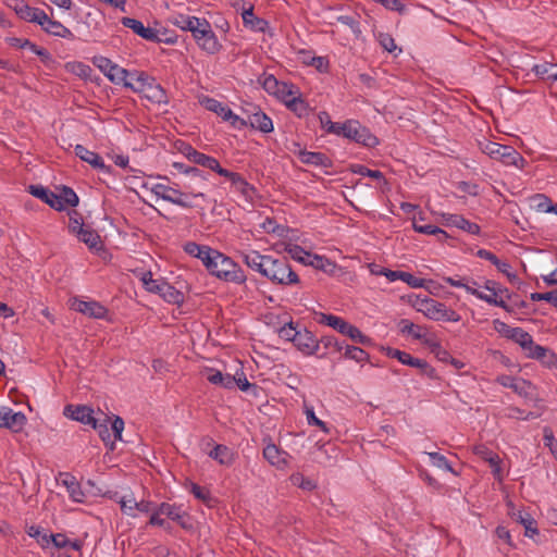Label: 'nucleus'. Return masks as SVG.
Masks as SVG:
<instances>
[{
	"mask_svg": "<svg viewBox=\"0 0 557 557\" xmlns=\"http://www.w3.org/2000/svg\"><path fill=\"white\" fill-rule=\"evenodd\" d=\"M184 187L187 191H182L175 187L158 183L153 185L151 191L164 201L185 209H190L194 207L191 201L193 198H201L206 200V195L201 191H196L191 183L185 184Z\"/></svg>",
	"mask_w": 557,
	"mask_h": 557,
	"instance_id": "1",
	"label": "nucleus"
},
{
	"mask_svg": "<svg viewBox=\"0 0 557 557\" xmlns=\"http://www.w3.org/2000/svg\"><path fill=\"white\" fill-rule=\"evenodd\" d=\"M212 275L225 282L243 284L246 281V275L243 269L235 263L230 257L218 251L211 267L208 270Z\"/></svg>",
	"mask_w": 557,
	"mask_h": 557,
	"instance_id": "2",
	"label": "nucleus"
},
{
	"mask_svg": "<svg viewBox=\"0 0 557 557\" xmlns=\"http://www.w3.org/2000/svg\"><path fill=\"white\" fill-rule=\"evenodd\" d=\"M418 311L422 312L426 318L434 321H449L458 322L461 317L455 310L446 307L445 304L440 302L433 298H417L414 302Z\"/></svg>",
	"mask_w": 557,
	"mask_h": 557,
	"instance_id": "3",
	"label": "nucleus"
},
{
	"mask_svg": "<svg viewBox=\"0 0 557 557\" xmlns=\"http://www.w3.org/2000/svg\"><path fill=\"white\" fill-rule=\"evenodd\" d=\"M481 150L490 158L502 161L505 165L522 169L525 163L524 158L511 146L486 141L481 145Z\"/></svg>",
	"mask_w": 557,
	"mask_h": 557,
	"instance_id": "4",
	"label": "nucleus"
},
{
	"mask_svg": "<svg viewBox=\"0 0 557 557\" xmlns=\"http://www.w3.org/2000/svg\"><path fill=\"white\" fill-rule=\"evenodd\" d=\"M264 276L273 283L281 285H294L299 283L298 274L292 270L286 259H274L272 257Z\"/></svg>",
	"mask_w": 557,
	"mask_h": 557,
	"instance_id": "5",
	"label": "nucleus"
},
{
	"mask_svg": "<svg viewBox=\"0 0 557 557\" xmlns=\"http://www.w3.org/2000/svg\"><path fill=\"white\" fill-rule=\"evenodd\" d=\"M343 131L345 132L344 138L360 144L364 147L373 148L379 145L377 137L357 120H347L346 126L343 128Z\"/></svg>",
	"mask_w": 557,
	"mask_h": 557,
	"instance_id": "6",
	"label": "nucleus"
},
{
	"mask_svg": "<svg viewBox=\"0 0 557 557\" xmlns=\"http://www.w3.org/2000/svg\"><path fill=\"white\" fill-rule=\"evenodd\" d=\"M193 37L198 46L209 54H215L222 48V45L213 33L210 23L206 18H202L200 27L194 32Z\"/></svg>",
	"mask_w": 557,
	"mask_h": 557,
	"instance_id": "7",
	"label": "nucleus"
},
{
	"mask_svg": "<svg viewBox=\"0 0 557 557\" xmlns=\"http://www.w3.org/2000/svg\"><path fill=\"white\" fill-rule=\"evenodd\" d=\"M92 64L98 67L108 79L120 85L125 78H128V71L113 63L109 58L103 55H95L92 58Z\"/></svg>",
	"mask_w": 557,
	"mask_h": 557,
	"instance_id": "8",
	"label": "nucleus"
},
{
	"mask_svg": "<svg viewBox=\"0 0 557 557\" xmlns=\"http://www.w3.org/2000/svg\"><path fill=\"white\" fill-rule=\"evenodd\" d=\"M7 5L25 22L35 23L40 26L41 21L45 20L46 12L42 9L33 8L24 0H8Z\"/></svg>",
	"mask_w": 557,
	"mask_h": 557,
	"instance_id": "9",
	"label": "nucleus"
},
{
	"mask_svg": "<svg viewBox=\"0 0 557 557\" xmlns=\"http://www.w3.org/2000/svg\"><path fill=\"white\" fill-rule=\"evenodd\" d=\"M26 422L27 419L23 412H14L9 407L0 406V428H5L13 432H20Z\"/></svg>",
	"mask_w": 557,
	"mask_h": 557,
	"instance_id": "10",
	"label": "nucleus"
},
{
	"mask_svg": "<svg viewBox=\"0 0 557 557\" xmlns=\"http://www.w3.org/2000/svg\"><path fill=\"white\" fill-rule=\"evenodd\" d=\"M121 24L124 27L132 29L136 35H138L139 37H141L148 41H152V42L163 41V39L160 38L159 32L157 29L151 28V27H146L143 24V22H140L139 20L124 16L121 18Z\"/></svg>",
	"mask_w": 557,
	"mask_h": 557,
	"instance_id": "11",
	"label": "nucleus"
},
{
	"mask_svg": "<svg viewBox=\"0 0 557 557\" xmlns=\"http://www.w3.org/2000/svg\"><path fill=\"white\" fill-rule=\"evenodd\" d=\"M294 345L299 351L307 356L314 355L319 350V341L311 331L304 326L295 338Z\"/></svg>",
	"mask_w": 557,
	"mask_h": 557,
	"instance_id": "12",
	"label": "nucleus"
},
{
	"mask_svg": "<svg viewBox=\"0 0 557 557\" xmlns=\"http://www.w3.org/2000/svg\"><path fill=\"white\" fill-rule=\"evenodd\" d=\"M63 413L69 419L90 426L95 424L96 421V418L94 417V410L85 405H66L64 407Z\"/></svg>",
	"mask_w": 557,
	"mask_h": 557,
	"instance_id": "13",
	"label": "nucleus"
},
{
	"mask_svg": "<svg viewBox=\"0 0 557 557\" xmlns=\"http://www.w3.org/2000/svg\"><path fill=\"white\" fill-rule=\"evenodd\" d=\"M154 511L177 522L183 529L190 528V524L187 523L188 515L182 509L181 506L175 504L161 503L156 507Z\"/></svg>",
	"mask_w": 557,
	"mask_h": 557,
	"instance_id": "14",
	"label": "nucleus"
},
{
	"mask_svg": "<svg viewBox=\"0 0 557 557\" xmlns=\"http://www.w3.org/2000/svg\"><path fill=\"white\" fill-rule=\"evenodd\" d=\"M72 308L77 312L95 319H103L108 313V309L95 300L85 301L75 298Z\"/></svg>",
	"mask_w": 557,
	"mask_h": 557,
	"instance_id": "15",
	"label": "nucleus"
},
{
	"mask_svg": "<svg viewBox=\"0 0 557 557\" xmlns=\"http://www.w3.org/2000/svg\"><path fill=\"white\" fill-rule=\"evenodd\" d=\"M66 488L70 498L75 503L85 502V493L74 475L69 472H60L57 479Z\"/></svg>",
	"mask_w": 557,
	"mask_h": 557,
	"instance_id": "16",
	"label": "nucleus"
},
{
	"mask_svg": "<svg viewBox=\"0 0 557 557\" xmlns=\"http://www.w3.org/2000/svg\"><path fill=\"white\" fill-rule=\"evenodd\" d=\"M139 90H143L140 94L144 98L153 103L166 104L169 102L166 91L153 77H150L145 88H140Z\"/></svg>",
	"mask_w": 557,
	"mask_h": 557,
	"instance_id": "17",
	"label": "nucleus"
},
{
	"mask_svg": "<svg viewBox=\"0 0 557 557\" xmlns=\"http://www.w3.org/2000/svg\"><path fill=\"white\" fill-rule=\"evenodd\" d=\"M40 27L44 32L49 35L65 38L70 40H74L76 37L73 32L64 26L61 22L51 20L47 13L45 14V20L41 21Z\"/></svg>",
	"mask_w": 557,
	"mask_h": 557,
	"instance_id": "18",
	"label": "nucleus"
},
{
	"mask_svg": "<svg viewBox=\"0 0 557 557\" xmlns=\"http://www.w3.org/2000/svg\"><path fill=\"white\" fill-rule=\"evenodd\" d=\"M243 261L251 270L259 272L261 275H265L271 256L261 255L256 250L242 253Z\"/></svg>",
	"mask_w": 557,
	"mask_h": 557,
	"instance_id": "19",
	"label": "nucleus"
},
{
	"mask_svg": "<svg viewBox=\"0 0 557 557\" xmlns=\"http://www.w3.org/2000/svg\"><path fill=\"white\" fill-rule=\"evenodd\" d=\"M28 193L57 211L64 210V206H61L58 195L44 187L42 185H29Z\"/></svg>",
	"mask_w": 557,
	"mask_h": 557,
	"instance_id": "20",
	"label": "nucleus"
},
{
	"mask_svg": "<svg viewBox=\"0 0 557 557\" xmlns=\"http://www.w3.org/2000/svg\"><path fill=\"white\" fill-rule=\"evenodd\" d=\"M297 156L298 159L305 164L320 166L324 169L333 166L332 159L322 152L299 150Z\"/></svg>",
	"mask_w": 557,
	"mask_h": 557,
	"instance_id": "21",
	"label": "nucleus"
},
{
	"mask_svg": "<svg viewBox=\"0 0 557 557\" xmlns=\"http://www.w3.org/2000/svg\"><path fill=\"white\" fill-rule=\"evenodd\" d=\"M248 124L262 133H271L273 131L271 117L257 108H253V111L248 115Z\"/></svg>",
	"mask_w": 557,
	"mask_h": 557,
	"instance_id": "22",
	"label": "nucleus"
},
{
	"mask_svg": "<svg viewBox=\"0 0 557 557\" xmlns=\"http://www.w3.org/2000/svg\"><path fill=\"white\" fill-rule=\"evenodd\" d=\"M74 151L81 160L87 162L92 168L109 172V166L103 163L102 158L97 152L88 150L83 145H76Z\"/></svg>",
	"mask_w": 557,
	"mask_h": 557,
	"instance_id": "23",
	"label": "nucleus"
},
{
	"mask_svg": "<svg viewBox=\"0 0 557 557\" xmlns=\"http://www.w3.org/2000/svg\"><path fill=\"white\" fill-rule=\"evenodd\" d=\"M183 152L186 156V158L195 164L201 165L211 171L218 166V160L215 158L207 156V154L196 150L191 146H186V148Z\"/></svg>",
	"mask_w": 557,
	"mask_h": 557,
	"instance_id": "24",
	"label": "nucleus"
},
{
	"mask_svg": "<svg viewBox=\"0 0 557 557\" xmlns=\"http://www.w3.org/2000/svg\"><path fill=\"white\" fill-rule=\"evenodd\" d=\"M263 457L272 465L277 468H283L287 465L288 454L285 450H282L273 443H269L263 448Z\"/></svg>",
	"mask_w": 557,
	"mask_h": 557,
	"instance_id": "25",
	"label": "nucleus"
},
{
	"mask_svg": "<svg viewBox=\"0 0 557 557\" xmlns=\"http://www.w3.org/2000/svg\"><path fill=\"white\" fill-rule=\"evenodd\" d=\"M398 330L401 334L410 335L412 338L422 341L423 343L424 339H430L425 327L417 325L408 319H401L398 322Z\"/></svg>",
	"mask_w": 557,
	"mask_h": 557,
	"instance_id": "26",
	"label": "nucleus"
},
{
	"mask_svg": "<svg viewBox=\"0 0 557 557\" xmlns=\"http://www.w3.org/2000/svg\"><path fill=\"white\" fill-rule=\"evenodd\" d=\"M150 76L145 72H128V78H125L120 85H123L125 88L133 90L134 92L140 94L143 90L140 88H145L146 84L149 82Z\"/></svg>",
	"mask_w": 557,
	"mask_h": 557,
	"instance_id": "27",
	"label": "nucleus"
},
{
	"mask_svg": "<svg viewBox=\"0 0 557 557\" xmlns=\"http://www.w3.org/2000/svg\"><path fill=\"white\" fill-rule=\"evenodd\" d=\"M208 456L218 461L221 466L230 467L234 462V453L226 445L216 444L208 453Z\"/></svg>",
	"mask_w": 557,
	"mask_h": 557,
	"instance_id": "28",
	"label": "nucleus"
},
{
	"mask_svg": "<svg viewBox=\"0 0 557 557\" xmlns=\"http://www.w3.org/2000/svg\"><path fill=\"white\" fill-rule=\"evenodd\" d=\"M531 207L537 212L554 213L557 215V203L544 194H535L531 197Z\"/></svg>",
	"mask_w": 557,
	"mask_h": 557,
	"instance_id": "29",
	"label": "nucleus"
},
{
	"mask_svg": "<svg viewBox=\"0 0 557 557\" xmlns=\"http://www.w3.org/2000/svg\"><path fill=\"white\" fill-rule=\"evenodd\" d=\"M446 222L447 225L455 226L472 235H478L481 230L476 223L470 222L469 220L459 214H449L446 218Z\"/></svg>",
	"mask_w": 557,
	"mask_h": 557,
	"instance_id": "30",
	"label": "nucleus"
},
{
	"mask_svg": "<svg viewBox=\"0 0 557 557\" xmlns=\"http://www.w3.org/2000/svg\"><path fill=\"white\" fill-rule=\"evenodd\" d=\"M199 103L207 110L216 113L223 120L224 117H232V110L214 98L202 96L199 98Z\"/></svg>",
	"mask_w": 557,
	"mask_h": 557,
	"instance_id": "31",
	"label": "nucleus"
},
{
	"mask_svg": "<svg viewBox=\"0 0 557 557\" xmlns=\"http://www.w3.org/2000/svg\"><path fill=\"white\" fill-rule=\"evenodd\" d=\"M242 17L244 25L256 32H263L268 24L263 18L255 15L252 5L243 11Z\"/></svg>",
	"mask_w": 557,
	"mask_h": 557,
	"instance_id": "32",
	"label": "nucleus"
},
{
	"mask_svg": "<svg viewBox=\"0 0 557 557\" xmlns=\"http://www.w3.org/2000/svg\"><path fill=\"white\" fill-rule=\"evenodd\" d=\"M471 295L475 296L478 299L487 302L488 305H493L499 308H503L507 312H512V308L508 306L503 299H498L497 296L499 293L490 292V294H485L476 288L471 290Z\"/></svg>",
	"mask_w": 557,
	"mask_h": 557,
	"instance_id": "33",
	"label": "nucleus"
},
{
	"mask_svg": "<svg viewBox=\"0 0 557 557\" xmlns=\"http://www.w3.org/2000/svg\"><path fill=\"white\" fill-rule=\"evenodd\" d=\"M232 187L238 191L246 200L251 201L256 195V188L248 183L246 178L238 173V175L231 183Z\"/></svg>",
	"mask_w": 557,
	"mask_h": 557,
	"instance_id": "34",
	"label": "nucleus"
},
{
	"mask_svg": "<svg viewBox=\"0 0 557 557\" xmlns=\"http://www.w3.org/2000/svg\"><path fill=\"white\" fill-rule=\"evenodd\" d=\"M317 321L320 324H325L334 330H336L338 333L343 334L349 324L346 320H344L341 317L329 314V313H319Z\"/></svg>",
	"mask_w": 557,
	"mask_h": 557,
	"instance_id": "35",
	"label": "nucleus"
},
{
	"mask_svg": "<svg viewBox=\"0 0 557 557\" xmlns=\"http://www.w3.org/2000/svg\"><path fill=\"white\" fill-rule=\"evenodd\" d=\"M385 355L389 358L397 359L400 363L414 368L419 364V358L412 357L410 354L399 350L397 348L386 347L383 348Z\"/></svg>",
	"mask_w": 557,
	"mask_h": 557,
	"instance_id": "36",
	"label": "nucleus"
},
{
	"mask_svg": "<svg viewBox=\"0 0 557 557\" xmlns=\"http://www.w3.org/2000/svg\"><path fill=\"white\" fill-rule=\"evenodd\" d=\"M412 227L416 232L421 234L437 235L440 242H444L448 237V234L436 225L419 224L417 216H413L412 219Z\"/></svg>",
	"mask_w": 557,
	"mask_h": 557,
	"instance_id": "37",
	"label": "nucleus"
},
{
	"mask_svg": "<svg viewBox=\"0 0 557 557\" xmlns=\"http://www.w3.org/2000/svg\"><path fill=\"white\" fill-rule=\"evenodd\" d=\"M75 236L90 249H97L101 244L100 235L90 227H84L82 232H77Z\"/></svg>",
	"mask_w": 557,
	"mask_h": 557,
	"instance_id": "38",
	"label": "nucleus"
},
{
	"mask_svg": "<svg viewBox=\"0 0 557 557\" xmlns=\"http://www.w3.org/2000/svg\"><path fill=\"white\" fill-rule=\"evenodd\" d=\"M287 109L294 112L298 117H304L309 112L308 102L301 97V92H298L295 97H292L290 100L285 104Z\"/></svg>",
	"mask_w": 557,
	"mask_h": 557,
	"instance_id": "39",
	"label": "nucleus"
},
{
	"mask_svg": "<svg viewBox=\"0 0 557 557\" xmlns=\"http://www.w3.org/2000/svg\"><path fill=\"white\" fill-rule=\"evenodd\" d=\"M109 421L110 418L108 416H104V419L102 421L96 419L95 424H92L91 428L98 432L100 438L107 446L110 445V449H114V441L111 440V433L108 428Z\"/></svg>",
	"mask_w": 557,
	"mask_h": 557,
	"instance_id": "40",
	"label": "nucleus"
},
{
	"mask_svg": "<svg viewBox=\"0 0 557 557\" xmlns=\"http://www.w3.org/2000/svg\"><path fill=\"white\" fill-rule=\"evenodd\" d=\"M307 265H310L317 270H321L325 273H333L336 269L335 262L331 261L329 258L324 256L313 255L309 257Z\"/></svg>",
	"mask_w": 557,
	"mask_h": 557,
	"instance_id": "41",
	"label": "nucleus"
},
{
	"mask_svg": "<svg viewBox=\"0 0 557 557\" xmlns=\"http://www.w3.org/2000/svg\"><path fill=\"white\" fill-rule=\"evenodd\" d=\"M513 517L518 522H520L524 527V535L528 537H533L539 533L536 528V521L529 515L522 511H518L513 513Z\"/></svg>",
	"mask_w": 557,
	"mask_h": 557,
	"instance_id": "42",
	"label": "nucleus"
},
{
	"mask_svg": "<svg viewBox=\"0 0 557 557\" xmlns=\"http://www.w3.org/2000/svg\"><path fill=\"white\" fill-rule=\"evenodd\" d=\"M497 382L504 387L511 388L519 395L525 393L527 382L522 379H517L511 375H500L497 377Z\"/></svg>",
	"mask_w": 557,
	"mask_h": 557,
	"instance_id": "43",
	"label": "nucleus"
},
{
	"mask_svg": "<svg viewBox=\"0 0 557 557\" xmlns=\"http://www.w3.org/2000/svg\"><path fill=\"white\" fill-rule=\"evenodd\" d=\"M160 296L169 304L181 305L184 302V294L168 282L166 284H162Z\"/></svg>",
	"mask_w": 557,
	"mask_h": 557,
	"instance_id": "44",
	"label": "nucleus"
},
{
	"mask_svg": "<svg viewBox=\"0 0 557 557\" xmlns=\"http://www.w3.org/2000/svg\"><path fill=\"white\" fill-rule=\"evenodd\" d=\"M201 23L202 18L188 15H178L174 22L176 26H178L183 30H189L193 35L194 32H196V29L200 27Z\"/></svg>",
	"mask_w": 557,
	"mask_h": 557,
	"instance_id": "45",
	"label": "nucleus"
},
{
	"mask_svg": "<svg viewBox=\"0 0 557 557\" xmlns=\"http://www.w3.org/2000/svg\"><path fill=\"white\" fill-rule=\"evenodd\" d=\"M508 339L513 341L519 344L522 349L527 350L528 347L532 345V336L522 327H513L512 331H509Z\"/></svg>",
	"mask_w": 557,
	"mask_h": 557,
	"instance_id": "46",
	"label": "nucleus"
},
{
	"mask_svg": "<svg viewBox=\"0 0 557 557\" xmlns=\"http://www.w3.org/2000/svg\"><path fill=\"white\" fill-rule=\"evenodd\" d=\"M300 92L299 88L293 83L281 82L280 88L275 94V97L281 100L284 104L290 100L292 97H295Z\"/></svg>",
	"mask_w": 557,
	"mask_h": 557,
	"instance_id": "47",
	"label": "nucleus"
},
{
	"mask_svg": "<svg viewBox=\"0 0 557 557\" xmlns=\"http://www.w3.org/2000/svg\"><path fill=\"white\" fill-rule=\"evenodd\" d=\"M343 335L349 337L352 342L363 346L372 345V338L364 335L357 326L348 324Z\"/></svg>",
	"mask_w": 557,
	"mask_h": 557,
	"instance_id": "48",
	"label": "nucleus"
},
{
	"mask_svg": "<svg viewBox=\"0 0 557 557\" xmlns=\"http://www.w3.org/2000/svg\"><path fill=\"white\" fill-rule=\"evenodd\" d=\"M349 170L354 174H359V175H362V176H368V177H371V178H374V180H377V181H382L384 184H386V180L384 177V174L381 171H379V170H371V169H369L366 165L360 164V163L351 164Z\"/></svg>",
	"mask_w": 557,
	"mask_h": 557,
	"instance_id": "49",
	"label": "nucleus"
},
{
	"mask_svg": "<svg viewBox=\"0 0 557 557\" xmlns=\"http://www.w3.org/2000/svg\"><path fill=\"white\" fill-rule=\"evenodd\" d=\"M344 358L354 360L356 362L369 361L370 355L360 347L352 345H345Z\"/></svg>",
	"mask_w": 557,
	"mask_h": 557,
	"instance_id": "50",
	"label": "nucleus"
},
{
	"mask_svg": "<svg viewBox=\"0 0 557 557\" xmlns=\"http://www.w3.org/2000/svg\"><path fill=\"white\" fill-rule=\"evenodd\" d=\"M61 206L76 207L79 202V198L76 193L69 186H62L61 193L58 195Z\"/></svg>",
	"mask_w": 557,
	"mask_h": 557,
	"instance_id": "51",
	"label": "nucleus"
},
{
	"mask_svg": "<svg viewBox=\"0 0 557 557\" xmlns=\"http://www.w3.org/2000/svg\"><path fill=\"white\" fill-rule=\"evenodd\" d=\"M288 255L296 261L307 265L308 261L310 260L309 257L312 256V253L306 251L301 246L299 245H292L289 244L285 249Z\"/></svg>",
	"mask_w": 557,
	"mask_h": 557,
	"instance_id": "52",
	"label": "nucleus"
},
{
	"mask_svg": "<svg viewBox=\"0 0 557 557\" xmlns=\"http://www.w3.org/2000/svg\"><path fill=\"white\" fill-rule=\"evenodd\" d=\"M424 344L430 347L431 352L434 354L438 361L448 362L451 359V355L438 342L431 338L424 339Z\"/></svg>",
	"mask_w": 557,
	"mask_h": 557,
	"instance_id": "53",
	"label": "nucleus"
},
{
	"mask_svg": "<svg viewBox=\"0 0 557 557\" xmlns=\"http://www.w3.org/2000/svg\"><path fill=\"white\" fill-rule=\"evenodd\" d=\"M26 533L35 539L37 543L42 547L47 548L49 546V535L48 533L44 532L40 527L37 525H30L27 528Z\"/></svg>",
	"mask_w": 557,
	"mask_h": 557,
	"instance_id": "54",
	"label": "nucleus"
},
{
	"mask_svg": "<svg viewBox=\"0 0 557 557\" xmlns=\"http://www.w3.org/2000/svg\"><path fill=\"white\" fill-rule=\"evenodd\" d=\"M301 327L298 323L289 322L280 329L278 335L281 338L294 343Z\"/></svg>",
	"mask_w": 557,
	"mask_h": 557,
	"instance_id": "55",
	"label": "nucleus"
},
{
	"mask_svg": "<svg viewBox=\"0 0 557 557\" xmlns=\"http://www.w3.org/2000/svg\"><path fill=\"white\" fill-rule=\"evenodd\" d=\"M69 230L72 234L75 235L77 232H82V230L86 227L81 213H78L76 210H72L69 213Z\"/></svg>",
	"mask_w": 557,
	"mask_h": 557,
	"instance_id": "56",
	"label": "nucleus"
},
{
	"mask_svg": "<svg viewBox=\"0 0 557 557\" xmlns=\"http://www.w3.org/2000/svg\"><path fill=\"white\" fill-rule=\"evenodd\" d=\"M430 460H431V463L434 466V467H437L440 469H444L446 471H449V472H454L449 461L447 460V458L443 455H441L440 453H436V451H433V453H426Z\"/></svg>",
	"mask_w": 557,
	"mask_h": 557,
	"instance_id": "57",
	"label": "nucleus"
},
{
	"mask_svg": "<svg viewBox=\"0 0 557 557\" xmlns=\"http://www.w3.org/2000/svg\"><path fill=\"white\" fill-rule=\"evenodd\" d=\"M281 81L276 79L274 75L268 74L262 77L261 85L269 94L275 96L280 88Z\"/></svg>",
	"mask_w": 557,
	"mask_h": 557,
	"instance_id": "58",
	"label": "nucleus"
},
{
	"mask_svg": "<svg viewBox=\"0 0 557 557\" xmlns=\"http://www.w3.org/2000/svg\"><path fill=\"white\" fill-rule=\"evenodd\" d=\"M557 69V64L544 62L541 64H534L532 72L541 79H546L550 72Z\"/></svg>",
	"mask_w": 557,
	"mask_h": 557,
	"instance_id": "59",
	"label": "nucleus"
},
{
	"mask_svg": "<svg viewBox=\"0 0 557 557\" xmlns=\"http://www.w3.org/2000/svg\"><path fill=\"white\" fill-rule=\"evenodd\" d=\"M336 20L338 23H341L345 26H348L355 35L359 36L361 34L360 23L355 16L339 15V16H337Z\"/></svg>",
	"mask_w": 557,
	"mask_h": 557,
	"instance_id": "60",
	"label": "nucleus"
},
{
	"mask_svg": "<svg viewBox=\"0 0 557 557\" xmlns=\"http://www.w3.org/2000/svg\"><path fill=\"white\" fill-rule=\"evenodd\" d=\"M290 480L294 485H297L305 491H312L317 486L315 483L311 479L306 478L300 473L293 474L290 476Z\"/></svg>",
	"mask_w": 557,
	"mask_h": 557,
	"instance_id": "61",
	"label": "nucleus"
},
{
	"mask_svg": "<svg viewBox=\"0 0 557 557\" xmlns=\"http://www.w3.org/2000/svg\"><path fill=\"white\" fill-rule=\"evenodd\" d=\"M218 250L210 248L209 246H202L201 251L196 257L200 259L206 265L207 270H209V265L211 267L213 262V258H215Z\"/></svg>",
	"mask_w": 557,
	"mask_h": 557,
	"instance_id": "62",
	"label": "nucleus"
},
{
	"mask_svg": "<svg viewBox=\"0 0 557 557\" xmlns=\"http://www.w3.org/2000/svg\"><path fill=\"white\" fill-rule=\"evenodd\" d=\"M190 493L199 500L203 503H209L212 497L211 493L208 488L202 487L196 483H191Z\"/></svg>",
	"mask_w": 557,
	"mask_h": 557,
	"instance_id": "63",
	"label": "nucleus"
},
{
	"mask_svg": "<svg viewBox=\"0 0 557 557\" xmlns=\"http://www.w3.org/2000/svg\"><path fill=\"white\" fill-rule=\"evenodd\" d=\"M543 442L552 455L557 459V440L555 438L552 430L547 428L544 430Z\"/></svg>",
	"mask_w": 557,
	"mask_h": 557,
	"instance_id": "64",
	"label": "nucleus"
}]
</instances>
